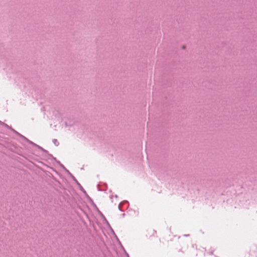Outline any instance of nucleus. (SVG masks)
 Returning a JSON list of instances; mask_svg holds the SVG:
<instances>
[{
  "instance_id": "obj_1",
  "label": "nucleus",
  "mask_w": 257,
  "mask_h": 257,
  "mask_svg": "<svg viewBox=\"0 0 257 257\" xmlns=\"http://www.w3.org/2000/svg\"><path fill=\"white\" fill-rule=\"evenodd\" d=\"M53 142L54 144L56 146H58V141H57V140L54 139V140H53Z\"/></svg>"
}]
</instances>
